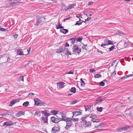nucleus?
<instances>
[{
	"mask_svg": "<svg viewBox=\"0 0 133 133\" xmlns=\"http://www.w3.org/2000/svg\"><path fill=\"white\" fill-rule=\"evenodd\" d=\"M75 37L74 38H72L70 39L71 43L73 44H74L75 42Z\"/></svg>",
	"mask_w": 133,
	"mask_h": 133,
	"instance_id": "nucleus-37",
	"label": "nucleus"
},
{
	"mask_svg": "<svg viewBox=\"0 0 133 133\" xmlns=\"http://www.w3.org/2000/svg\"><path fill=\"white\" fill-rule=\"evenodd\" d=\"M81 86H84L85 85V83L84 82V81H82V82H81Z\"/></svg>",
	"mask_w": 133,
	"mask_h": 133,
	"instance_id": "nucleus-43",
	"label": "nucleus"
},
{
	"mask_svg": "<svg viewBox=\"0 0 133 133\" xmlns=\"http://www.w3.org/2000/svg\"><path fill=\"white\" fill-rule=\"evenodd\" d=\"M0 31H6V29L4 28L0 27Z\"/></svg>",
	"mask_w": 133,
	"mask_h": 133,
	"instance_id": "nucleus-56",
	"label": "nucleus"
},
{
	"mask_svg": "<svg viewBox=\"0 0 133 133\" xmlns=\"http://www.w3.org/2000/svg\"><path fill=\"white\" fill-rule=\"evenodd\" d=\"M83 22L80 19V20H79V21L76 22V23L75 24V25H81V24Z\"/></svg>",
	"mask_w": 133,
	"mask_h": 133,
	"instance_id": "nucleus-27",
	"label": "nucleus"
},
{
	"mask_svg": "<svg viewBox=\"0 0 133 133\" xmlns=\"http://www.w3.org/2000/svg\"><path fill=\"white\" fill-rule=\"evenodd\" d=\"M104 124L102 123H101L99 124L98 126H95L94 128V129H97L98 128H101L103 127Z\"/></svg>",
	"mask_w": 133,
	"mask_h": 133,
	"instance_id": "nucleus-24",
	"label": "nucleus"
},
{
	"mask_svg": "<svg viewBox=\"0 0 133 133\" xmlns=\"http://www.w3.org/2000/svg\"><path fill=\"white\" fill-rule=\"evenodd\" d=\"M63 47H64L63 49V52H65L66 55H71V54L69 51L68 49L67 48H65V46H63Z\"/></svg>",
	"mask_w": 133,
	"mask_h": 133,
	"instance_id": "nucleus-13",
	"label": "nucleus"
},
{
	"mask_svg": "<svg viewBox=\"0 0 133 133\" xmlns=\"http://www.w3.org/2000/svg\"><path fill=\"white\" fill-rule=\"evenodd\" d=\"M102 77V75L99 74H96L94 76V77L95 78H99L100 77Z\"/></svg>",
	"mask_w": 133,
	"mask_h": 133,
	"instance_id": "nucleus-34",
	"label": "nucleus"
},
{
	"mask_svg": "<svg viewBox=\"0 0 133 133\" xmlns=\"http://www.w3.org/2000/svg\"><path fill=\"white\" fill-rule=\"evenodd\" d=\"M103 108L102 107H100V108H97V110L99 112H102V110Z\"/></svg>",
	"mask_w": 133,
	"mask_h": 133,
	"instance_id": "nucleus-42",
	"label": "nucleus"
},
{
	"mask_svg": "<svg viewBox=\"0 0 133 133\" xmlns=\"http://www.w3.org/2000/svg\"><path fill=\"white\" fill-rule=\"evenodd\" d=\"M108 43L106 44V45H113V43L112 42L111 40H108Z\"/></svg>",
	"mask_w": 133,
	"mask_h": 133,
	"instance_id": "nucleus-35",
	"label": "nucleus"
},
{
	"mask_svg": "<svg viewBox=\"0 0 133 133\" xmlns=\"http://www.w3.org/2000/svg\"><path fill=\"white\" fill-rule=\"evenodd\" d=\"M41 111H36L34 114V115H38L39 114L41 113Z\"/></svg>",
	"mask_w": 133,
	"mask_h": 133,
	"instance_id": "nucleus-44",
	"label": "nucleus"
},
{
	"mask_svg": "<svg viewBox=\"0 0 133 133\" xmlns=\"http://www.w3.org/2000/svg\"><path fill=\"white\" fill-rule=\"evenodd\" d=\"M74 73V72L73 71H70L69 72H68L67 73V74H73Z\"/></svg>",
	"mask_w": 133,
	"mask_h": 133,
	"instance_id": "nucleus-60",
	"label": "nucleus"
},
{
	"mask_svg": "<svg viewBox=\"0 0 133 133\" xmlns=\"http://www.w3.org/2000/svg\"><path fill=\"white\" fill-rule=\"evenodd\" d=\"M103 101V100L101 97H99L96 99V103L99 104Z\"/></svg>",
	"mask_w": 133,
	"mask_h": 133,
	"instance_id": "nucleus-21",
	"label": "nucleus"
},
{
	"mask_svg": "<svg viewBox=\"0 0 133 133\" xmlns=\"http://www.w3.org/2000/svg\"><path fill=\"white\" fill-rule=\"evenodd\" d=\"M45 103L43 102H41V101L40 102V103L39 104L38 106H45Z\"/></svg>",
	"mask_w": 133,
	"mask_h": 133,
	"instance_id": "nucleus-41",
	"label": "nucleus"
},
{
	"mask_svg": "<svg viewBox=\"0 0 133 133\" xmlns=\"http://www.w3.org/2000/svg\"><path fill=\"white\" fill-rule=\"evenodd\" d=\"M76 6L75 3H73L71 4H70L69 5L67 6V7H65L64 9L65 11H66L68 10L74 8V6Z\"/></svg>",
	"mask_w": 133,
	"mask_h": 133,
	"instance_id": "nucleus-7",
	"label": "nucleus"
},
{
	"mask_svg": "<svg viewBox=\"0 0 133 133\" xmlns=\"http://www.w3.org/2000/svg\"><path fill=\"white\" fill-rule=\"evenodd\" d=\"M30 48H29V50H28L26 49H23V51H22L21 49H18L17 51V54L18 55H26L27 54H29V52L30 51Z\"/></svg>",
	"mask_w": 133,
	"mask_h": 133,
	"instance_id": "nucleus-1",
	"label": "nucleus"
},
{
	"mask_svg": "<svg viewBox=\"0 0 133 133\" xmlns=\"http://www.w3.org/2000/svg\"><path fill=\"white\" fill-rule=\"evenodd\" d=\"M21 99L20 98H18L12 100L10 102L9 106H12L13 105L15 104L16 103L19 102Z\"/></svg>",
	"mask_w": 133,
	"mask_h": 133,
	"instance_id": "nucleus-8",
	"label": "nucleus"
},
{
	"mask_svg": "<svg viewBox=\"0 0 133 133\" xmlns=\"http://www.w3.org/2000/svg\"><path fill=\"white\" fill-rule=\"evenodd\" d=\"M99 85L100 86H103L105 85V83L103 81H101L99 83Z\"/></svg>",
	"mask_w": 133,
	"mask_h": 133,
	"instance_id": "nucleus-39",
	"label": "nucleus"
},
{
	"mask_svg": "<svg viewBox=\"0 0 133 133\" xmlns=\"http://www.w3.org/2000/svg\"><path fill=\"white\" fill-rule=\"evenodd\" d=\"M25 114V112H23L22 111H18L16 114V116L19 117L22 115H23Z\"/></svg>",
	"mask_w": 133,
	"mask_h": 133,
	"instance_id": "nucleus-19",
	"label": "nucleus"
},
{
	"mask_svg": "<svg viewBox=\"0 0 133 133\" xmlns=\"http://www.w3.org/2000/svg\"><path fill=\"white\" fill-rule=\"evenodd\" d=\"M116 62V61H113L112 63H111V66H114V64Z\"/></svg>",
	"mask_w": 133,
	"mask_h": 133,
	"instance_id": "nucleus-58",
	"label": "nucleus"
},
{
	"mask_svg": "<svg viewBox=\"0 0 133 133\" xmlns=\"http://www.w3.org/2000/svg\"><path fill=\"white\" fill-rule=\"evenodd\" d=\"M45 21V18L43 17H40L37 21V25L39 24H42V22H44Z\"/></svg>",
	"mask_w": 133,
	"mask_h": 133,
	"instance_id": "nucleus-6",
	"label": "nucleus"
},
{
	"mask_svg": "<svg viewBox=\"0 0 133 133\" xmlns=\"http://www.w3.org/2000/svg\"><path fill=\"white\" fill-rule=\"evenodd\" d=\"M68 119L66 121V125L65 128L66 129H68L72 124V123L71 121L72 118H68Z\"/></svg>",
	"mask_w": 133,
	"mask_h": 133,
	"instance_id": "nucleus-2",
	"label": "nucleus"
},
{
	"mask_svg": "<svg viewBox=\"0 0 133 133\" xmlns=\"http://www.w3.org/2000/svg\"><path fill=\"white\" fill-rule=\"evenodd\" d=\"M62 5L61 6V8L62 9H63L64 7H65V5L63 3H62Z\"/></svg>",
	"mask_w": 133,
	"mask_h": 133,
	"instance_id": "nucleus-53",
	"label": "nucleus"
},
{
	"mask_svg": "<svg viewBox=\"0 0 133 133\" xmlns=\"http://www.w3.org/2000/svg\"><path fill=\"white\" fill-rule=\"evenodd\" d=\"M83 125L85 127H90L91 124V122L86 121H83V122L82 123Z\"/></svg>",
	"mask_w": 133,
	"mask_h": 133,
	"instance_id": "nucleus-5",
	"label": "nucleus"
},
{
	"mask_svg": "<svg viewBox=\"0 0 133 133\" xmlns=\"http://www.w3.org/2000/svg\"><path fill=\"white\" fill-rule=\"evenodd\" d=\"M91 121L93 122H98L99 121V119L96 118L91 119Z\"/></svg>",
	"mask_w": 133,
	"mask_h": 133,
	"instance_id": "nucleus-29",
	"label": "nucleus"
},
{
	"mask_svg": "<svg viewBox=\"0 0 133 133\" xmlns=\"http://www.w3.org/2000/svg\"><path fill=\"white\" fill-rule=\"evenodd\" d=\"M130 126L129 125H126L125 126L123 127L122 128H118L117 130L120 132L122 131H126L128 129H130Z\"/></svg>",
	"mask_w": 133,
	"mask_h": 133,
	"instance_id": "nucleus-4",
	"label": "nucleus"
},
{
	"mask_svg": "<svg viewBox=\"0 0 133 133\" xmlns=\"http://www.w3.org/2000/svg\"><path fill=\"white\" fill-rule=\"evenodd\" d=\"M76 16L79 19H80V18H82V17H81V15L80 14H76Z\"/></svg>",
	"mask_w": 133,
	"mask_h": 133,
	"instance_id": "nucleus-50",
	"label": "nucleus"
},
{
	"mask_svg": "<svg viewBox=\"0 0 133 133\" xmlns=\"http://www.w3.org/2000/svg\"><path fill=\"white\" fill-rule=\"evenodd\" d=\"M41 118L43 121L44 123H48V118L47 117H42Z\"/></svg>",
	"mask_w": 133,
	"mask_h": 133,
	"instance_id": "nucleus-22",
	"label": "nucleus"
},
{
	"mask_svg": "<svg viewBox=\"0 0 133 133\" xmlns=\"http://www.w3.org/2000/svg\"><path fill=\"white\" fill-rule=\"evenodd\" d=\"M72 49L73 52L77 53L78 54H79L81 52V49L79 48L76 45L73 44Z\"/></svg>",
	"mask_w": 133,
	"mask_h": 133,
	"instance_id": "nucleus-3",
	"label": "nucleus"
},
{
	"mask_svg": "<svg viewBox=\"0 0 133 133\" xmlns=\"http://www.w3.org/2000/svg\"><path fill=\"white\" fill-rule=\"evenodd\" d=\"M59 130V128L58 127H54L52 129L51 132L53 133H56Z\"/></svg>",
	"mask_w": 133,
	"mask_h": 133,
	"instance_id": "nucleus-14",
	"label": "nucleus"
},
{
	"mask_svg": "<svg viewBox=\"0 0 133 133\" xmlns=\"http://www.w3.org/2000/svg\"><path fill=\"white\" fill-rule=\"evenodd\" d=\"M62 24H60V22H58V25H57L56 26V28L57 29H63V27H62Z\"/></svg>",
	"mask_w": 133,
	"mask_h": 133,
	"instance_id": "nucleus-25",
	"label": "nucleus"
},
{
	"mask_svg": "<svg viewBox=\"0 0 133 133\" xmlns=\"http://www.w3.org/2000/svg\"><path fill=\"white\" fill-rule=\"evenodd\" d=\"M116 34L120 35H123V32L119 31H118L117 32H116Z\"/></svg>",
	"mask_w": 133,
	"mask_h": 133,
	"instance_id": "nucleus-40",
	"label": "nucleus"
},
{
	"mask_svg": "<svg viewBox=\"0 0 133 133\" xmlns=\"http://www.w3.org/2000/svg\"><path fill=\"white\" fill-rule=\"evenodd\" d=\"M88 117L91 118V119L96 118V116L95 115L92 114H89L88 115Z\"/></svg>",
	"mask_w": 133,
	"mask_h": 133,
	"instance_id": "nucleus-26",
	"label": "nucleus"
},
{
	"mask_svg": "<svg viewBox=\"0 0 133 133\" xmlns=\"http://www.w3.org/2000/svg\"><path fill=\"white\" fill-rule=\"evenodd\" d=\"M29 104V102L28 101H26V102H24L23 103V105L24 107H27L28 105Z\"/></svg>",
	"mask_w": 133,
	"mask_h": 133,
	"instance_id": "nucleus-32",
	"label": "nucleus"
},
{
	"mask_svg": "<svg viewBox=\"0 0 133 133\" xmlns=\"http://www.w3.org/2000/svg\"><path fill=\"white\" fill-rule=\"evenodd\" d=\"M72 113L73 115V116L74 115L76 116L81 115V112L79 111H75L74 112H73Z\"/></svg>",
	"mask_w": 133,
	"mask_h": 133,
	"instance_id": "nucleus-20",
	"label": "nucleus"
},
{
	"mask_svg": "<svg viewBox=\"0 0 133 133\" xmlns=\"http://www.w3.org/2000/svg\"><path fill=\"white\" fill-rule=\"evenodd\" d=\"M79 120L78 118H72V121H78Z\"/></svg>",
	"mask_w": 133,
	"mask_h": 133,
	"instance_id": "nucleus-48",
	"label": "nucleus"
},
{
	"mask_svg": "<svg viewBox=\"0 0 133 133\" xmlns=\"http://www.w3.org/2000/svg\"><path fill=\"white\" fill-rule=\"evenodd\" d=\"M70 17H69V16H68V17H67L66 18H65L64 20V22H65V21L67 20H68V19H70Z\"/></svg>",
	"mask_w": 133,
	"mask_h": 133,
	"instance_id": "nucleus-57",
	"label": "nucleus"
},
{
	"mask_svg": "<svg viewBox=\"0 0 133 133\" xmlns=\"http://www.w3.org/2000/svg\"><path fill=\"white\" fill-rule=\"evenodd\" d=\"M88 12L89 16H91L92 15L93 13V12L91 11H90Z\"/></svg>",
	"mask_w": 133,
	"mask_h": 133,
	"instance_id": "nucleus-45",
	"label": "nucleus"
},
{
	"mask_svg": "<svg viewBox=\"0 0 133 133\" xmlns=\"http://www.w3.org/2000/svg\"><path fill=\"white\" fill-rule=\"evenodd\" d=\"M34 95V93H30L28 95V96H33Z\"/></svg>",
	"mask_w": 133,
	"mask_h": 133,
	"instance_id": "nucleus-59",
	"label": "nucleus"
},
{
	"mask_svg": "<svg viewBox=\"0 0 133 133\" xmlns=\"http://www.w3.org/2000/svg\"><path fill=\"white\" fill-rule=\"evenodd\" d=\"M34 101L35 102V105L37 106L39 105V104L41 101L38 98H35L34 99Z\"/></svg>",
	"mask_w": 133,
	"mask_h": 133,
	"instance_id": "nucleus-15",
	"label": "nucleus"
},
{
	"mask_svg": "<svg viewBox=\"0 0 133 133\" xmlns=\"http://www.w3.org/2000/svg\"><path fill=\"white\" fill-rule=\"evenodd\" d=\"M64 34H65L68 32V30L66 29H63L61 31Z\"/></svg>",
	"mask_w": 133,
	"mask_h": 133,
	"instance_id": "nucleus-31",
	"label": "nucleus"
},
{
	"mask_svg": "<svg viewBox=\"0 0 133 133\" xmlns=\"http://www.w3.org/2000/svg\"><path fill=\"white\" fill-rule=\"evenodd\" d=\"M115 46L114 45L112 46H111L110 48H109L108 50L109 51H111L112 50L114 49Z\"/></svg>",
	"mask_w": 133,
	"mask_h": 133,
	"instance_id": "nucleus-38",
	"label": "nucleus"
},
{
	"mask_svg": "<svg viewBox=\"0 0 133 133\" xmlns=\"http://www.w3.org/2000/svg\"><path fill=\"white\" fill-rule=\"evenodd\" d=\"M88 117V115H87L85 116L81 117L80 120L81 122H82V123L83 122V121H86L85 119H86V118Z\"/></svg>",
	"mask_w": 133,
	"mask_h": 133,
	"instance_id": "nucleus-23",
	"label": "nucleus"
},
{
	"mask_svg": "<svg viewBox=\"0 0 133 133\" xmlns=\"http://www.w3.org/2000/svg\"><path fill=\"white\" fill-rule=\"evenodd\" d=\"M13 124V122L12 121H9V122H5L3 124V126L6 127L10 126L12 125Z\"/></svg>",
	"mask_w": 133,
	"mask_h": 133,
	"instance_id": "nucleus-11",
	"label": "nucleus"
},
{
	"mask_svg": "<svg viewBox=\"0 0 133 133\" xmlns=\"http://www.w3.org/2000/svg\"><path fill=\"white\" fill-rule=\"evenodd\" d=\"M17 37H18V35H17L16 34H15V35H14V37L15 39L17 38Z\"/></svg>",
	"mask_w": 133,
	"mask_h": 133,
	"instance_id": "nucleus-64",
	"label": "nucleus"
},
{
	"mask_svg": "<svg viewBox=\"0 0 133 133\" xmlns=\"http://www.w3.org/2000/svg\"><path fill=\"white\" fill-rule=\"evenodd\" d=\"M84 14L87 16H89V14H88V12H85L84 13Z\"/></svg>",
	"mask_w": 133,
	"mask_h": 133,
	"instance_id": "nucleus-63",
	"label": "nucleus"
},
{
	"mask_svg": "<svg viewBox=\"0 0 133 133\" xmlns=\"http://www.w3.org/2000/svg\"><path fill=\"white\" fill-rule=\"evenodd\" d=\"M48 110H45L44 111H42V114H44H44H46V113L48 112Z\"/></svg>",
	"mask_w": 133,
	"mask_h": 133,
	"instance_id": "nucleus-46",
	"label": "nucleus"
},
{
	"mask_svg": "<svg viewBox=\"0 0 133 133\" xmlns=\"http://www.w3.org/2000/svg\"><path fill=\"white\" fill-rule=\"evenodd\" d=\"M44 115L45 116H46V117H48L50 115V113H48V112H47V113H46V114H44Z\"/></svg>",
	"mask_w": 133,
	"mask_h": 133,
	"instance_id": "nucleus-54",
	"label": "nucleus"
},
{
	"mask_svg": "<svg viewBox=\"0 0 133 133\" xmlns=\"http://www.w3.org/2000/svg\"><path fill=\"white\" fill-rule=\"evenodd\" d=\"M75 38L76 39H77V41H78L79 42H81L82 40V37H81L80 38H76V37H75Z\"/></svg>",
	"mask_w": 133,
	"mask_h": 133,
	"instance_id": "nucleus-36",
	"label": "nucleus"
},
{
	"mask_svg": "<svg viewBox=\"0 0 133 133\" xmlns=\"http://www.w3.org/2000/svg\"><path fill=\"white\" fill-rule=\"evenodd\" d=\"M60 114L62 115V118H60V121H66L68 119V118H66V117L65 115V114H63V113L62 112H60Z\"/></svg>",
	"mask_w": 133,
	"mask_h": 133,
	"instance_id": "nucleus-9",
	"label": "nucleus"
},
{
	"mask_svg": "<svg viewBox=\"0 0 133 133\" xmlns=\"http://www.w3.org/2000/svg\"><path fill=\"white\" fill-rule=\"evenodd\" d=\"M13 114V112L10 111H9L6 113V115H12Z\"/></svg>",
	"mask_w": 133,
	"mask_h": 133,
	"instance_id": "nucleus-33",
	"label": "nucleus"
},
{
	"mask_svg": "<svg viewBox=\"0 0 133 133\" xmlns=\"http://www.w3.org/2000/svg\"><path fill=\"white\" fill-rule=\"evenodd\" d=\"M91 19V17H88L87 19L86 20L87 21H89Z\"/></svg>",
	"mask_w": 133,
	"mask_h": 133,
	"instance_id": "nucleus-62",
	"label": "nucleus"
},
{
	"mask_svg": "<svg viewBox=\"0 0 133 133\" xmlns=\"http://www.w3.org/2000/svg\"><path fill=\"white\" fill-rule=\"evenodd\" d=\"M92 105H88L86 106H85V111H87L88 110L89 111L90 110H91L92 108Z\"/></svg>",
	"mask_w": 133,
	"mask_h": 133,
	"instance_id": "nucleus-17",
	"label": "nucleus"
},
{
	"mask_svg": "<svg viewBox=\"0 0 133 133\" xmlns=\"http://www.w3.org/2000/svg\"><path fill=\"white\" fill-rule=\"evenodd\" d=\"M76 102V100H74L73 101L71 102L70 103L71 105L73 104H75Z\"/></svg>",
	"mask_w": 133,
	"mask_h": 133,
	"instance_id": "nucleus-49",
	"label": "nucleus"
},
{
	"mask_svg": "<svg viewBox=\"0 0 133 133\" xmlns=\"http://www.w3.org/2000/svg\"><path fill=\"white\" fill-rule=\"evenodd\" d=\"M127 75H125L123 77H122L121 78V79H126L127 78Z\"/></svg>",
	"mask_w": 133,
	"mask_h": 133,
	"instance_id": "nucleus-55",
	"label": "nucleus"
},
{
	"mask_svg": "<svg viewBox=\"0 0 133 133\" xmlns=\"http://www.w3.org/2000/svg\"><path fill=\"white\" fill-rule=\"evenodd\" d=\"M64 83L63 82H60L59 83H57V84L58 85L60 88H62L64 87L65 85H64Z\"/></svg>",
	"mask_w": 133,
	"mask_h": 133,
	"instance_id": "nucleus-16",
	"label": "nucleus"
},
{
	"mask_svg": "<svg viewBox=\"0 0 133 133\" xmlns=\"http://www.w3.org/2000/svg\"><path fill=\"white\" fill-rule=\"evenodd\" d=\"M116 72L115 71H114L113 73H112L111 74V75L112 76H114L116 74Z\"/></svg>",
	"mask_w": 133,
	"mask_h": 133,
	"instance_id": "nucleus-52",
	"label": "nucleus"
},
{
	"mask_svg": "<svg viewBox=\"0 0 133 133\" xmlns=\"http://www.w3.org/2000/svg\"><path fill=\"white\" fill-rule=\"evenodd\" d=\"M24 76H22L19 78V79L20 81L24 82Z\"/></svg>",
	"mask_w": 133,
	"mask_h": 133,
	"instance_id": "nucleus-47",
	"label": "nucleus"
},
{
	"mask_svg": "<svg viewBox=\"0 0 133 133\" xmlns=\"http://www.w3.org/2000/svg\"><path fill=\"white\" fill-rule=\"evenodd\" d=\"M60 119L57 117H52L51 118V121L53 123H57L60 121Z\"/></svg>",
	"mask_w": 133,
	"mask_h": 133,
	"instance_id": "nucleus-10",
	"label": "nucleus"
},
{
	"mask_svg": "<svg viewBox=\"0 0 133 133\" xmlns=\"http://www.w3.org/2000/svg\"><path fill=\"white\" fill-rule=\"evenodd\" d=\"M70 91L74 93H75L76 91V88L74 87L72 88L70 90Z\"/></svg>",
	"mask_w": 133,
	"mask_h": 133,
	"instance_id": "nucleus-30",
	"label": "nucleus"
},
{
	"mask_svg": "<svg viewBox=\"0 0 133 133\" xmlns=\"http://www.w3.org/2000/svg\"><path fill=\"white\" fill-rule=\"evenodd\" d=\"M59 112V111L52 110L51 111V112L52 114H53V115H56Z\"/></svg>",
	"mask_w": 133,
	"mask_h": 133,
	"instance_id": "nucleus-28",
	"label": "nucleus"
},
{
	"mask_svg": "<svg viewBox=\"0 0 133 133\" xmlns=\"http://www.w3.org/2000/svg\"><path fill=\"white\" fill-rule=\"evenodd\" d=\"M95 70L93 69H90L89 70V71L90 72H95Z\"/></svg>",
	"mask_w": 133,
	"mask_h": 133,
	"instance_id": "nucleus-51",
	"label": "nucleus"
},
{
	"mask_svg": "<svg viewBox=\"0 0 133 133\" xmlns=\"http://www.w3.org/2000/svg\"><path fill=\"white\" fill-rule=\"evenodd\" d=\"M13 2L10 4L12 6H15L16 5L18 4L19 3H20V1L21 0H13Z\"/></svg>",
	"mask_w": 133,
	"mask_h": 133,
	"instance_id": "nucleus-12",
	"label": "nucleus"
},
{
	"mask_svg": "<svg viewBox=\"0 0 133 133\" xmlns=\"http://www.w3.org/2000/svg\"><path fill=\"white\" fill-rule=\"evenodd\" d=\"M93 3V2H88V4L89 5H90Z\"/></svg>",
	"mask_w": 133,
	"mask_h": 133,
	"instance_id": "nucleus-61",
	"label": "nucleus"
},
{
	"mask_svg": "<svg viewBox=\"0 0 133 133\" xmlns=\"http://www.w3.org/2000/svg\"><path fill=\"white\" fill-rule=\"evenodd\" d=\"M64 48V47H63V46L60 47L59 49L57 50L56 51V52L59 53L62 52H63V49Z\"/></svg>",
	"mask_w": 133,
	"mask_h": 133,
	"instance_id": "nucleus-18",
	"label": "nucleus"
}]
</instances>
